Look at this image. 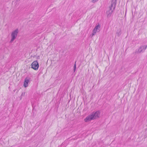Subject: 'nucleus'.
I'll list each match as a JSON object with an SVG mask.
<instances>
[{
  "mask_svg": "<svg viewBox=\"0 0 147 147\" xmlns=\"http://www.w3.org/2000/svg\"><path fill=\"white\" fill-rule=\"evenodd\" d=\"M100 113V112L99 111H97L95 113L93 112L91 114L88 115L85 119V121L88 122L99 117Z\"/></svg>",
  "mask_w": 147,
  "mask_h": 147,
  "instance_id": "1",
  "label": "nucleus"
},
{
  "mask_svg": "<svg viewBox=\"0 0 147 147\" xmlns=\"http://www.w3.org/2000/svg\"><path fill=\"white\" fill-rule=\"evenodd\" d=\"M19 32V30L18 28H17L13 30L11 33V38L10 40V42H13L16 38Z\"/></svg>",
  "mask_w": 147,
  "mask_h": 147,
  "instance_id": "2",
  "label": "nucleus"
},
{
  "mask_svg": "<svg viewBox=\"0 0 147 147\" xmlns=\"http://www.w3.org/2000/svg\"><path fill=\"white\" fill-rule=\"evenodd\" d=\"M100 28V24H98L96 25L95 27L93 29V32L91 34L92 36H93L95 35L97 32H98L99 31Z\"/></svg>",
  "mask_w": 147,
  "mask_h": 147,
  "instance_id": "3",
  "label": "nucleus"
},
{
  "mask_svg": "<svg viewBox=\"0 0 147 147\" xmlns=\"http://www.w3.org/2000/svg\"><path fill=\"white\" fill-rule=\"evenodd\" d=\"M31 68L35 70H37L39 67V64L37 61H34L31 64Z\"/></svg>",
  "mask_w": 147,
  "mask_h": 147,
  "instance_id": "4",
  "label": "nucleus"
},
{
  "mask_svg": "<svg viewBox=\"0 0 147 147\" xmlns=\"http://www.w3.org/2000/svg\"><path fill=\"white\" fill-rule=\"evenodd\" d=\"M147 47V45H141L138 49L137 52L139 53H140L144 52Z\"/></svg>",
  "mask_w": 147,
  "mask_h": 147,
  "instance_id": "5",
  "label": "nucleus"
},
{
  "mask_svg": "<svg viewBox=\"0 0 147 147\" xmlns=\"http://www.w3.org/2000/svg\"><path fill=\"white\" fill-rule=\"evenodd\" d=\"M114 9L111 7H109V9L107 11L106 15L108 17H111L112 14Z\"/></svg>",
  "mask_w": 147,
  "mask_h": 147,
  "instance_id": "6",
  "label": "nucleus"
},
{
  "mask_svg": "<svg viewBox=\"0 0 147 147\" xmlns=\"http://www.w3.org/2000/svg\"><path fill=\"white\" fill-rule=\"evenodd\" d=\"M30 78L29 77H26L24 80V86L25 87H26L28 86V84L30 81Z\"/></svg>",
  "mask_w": 147,
  "mask_h": 147,
  "instance_id": "7",
  "label": "nucleus"
},
{
  "mask_svg": "<svg viewBox=\"0 0 147 147\" xmlns=\"http://www.w3.org/2000/svg\"><path fill=\"white\" fill-rule=\"evenodd\" d=\"M117 0H112L111 1V6L113 9H114Z\"/></svg>",
  "mask_w": 147,
  "mask_h": 147,
  "instance_id": "8",
  "label": "nucleus"
},
{
  "mask_svg": "<svg viewBox=\"0 0 147 147\" xmlns=\"http://www.w3.org/2000/svg\"><path fill=\"white\" fill-rule=\"evenodd\" d=\"M121 34V30H118L116 32V34L117 36H120Z\"/></svg>",
  "mask_w": 147,
  "mask_h": 147,
  "instance_id": "9",
  "label": "nucleus"
},
{
  "mask_svg": "<svg viewBox=\"0 0 147 147\" xmlns=\"http://www.w3.org/2000/svg\"><path fill=\"white\" fill-rule=\"evenodd\" d=\"M76 62H75V64H74V71H75L76 70Z\"/></svg>",
  "mask_w": 147,
  "mask_h": 147,
  "instance_id": "10",
  "label": "nucleus"
},
{
  "mask_svg": "<svg viewBox=\"0 0 147 147\" xmlns=\"http://www.w3.org/2000/svg\"><path fill=\"white\" fill-rule=\"evenodd\" d=\"M98 0H92V2H95L97 1Z\"/></svg>",
  "mask_w": 147,
  "mask_h": 147,
  "instance_id": "11",
  "label": "nucleus"
},
{
  "mask_svg": "<svg viewBox=\"0 0 147 147\" xmlns=\"http://www.w3.org/2000/svg\"><path fill=\"white\" fill-rule=\"evenodd\" d=\"M17 1H20V0H16Z\"/></svg>",
  "mask_w": 147,
  "mask_h": 147,
  "instance_id": "12",
  "label": "nucleus"
}]
</instances>
